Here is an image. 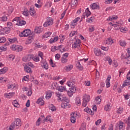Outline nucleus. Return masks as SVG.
I'll return each instance as SVG.
<instances>
[{
  "mask_svg": "<svg viewBox=\"0 0 130 130\" xmlns=\"http://www.w3.org/2000/svg\"><path fill=\"white\" fill-rule=\"evenodd\" d=\"M94 52L96 56H99V55H101V50H100V49H94Z\"/></svg>",
  "mask_w": 130,
  "mask_h": 130,
  "instance_id": "obj_18",
  "label": "nucleus"
},
{
  "mask_svg": "<svg viewBox=\"0 0 130 130\" xmlns=\"http://www.w3.org/2000/svg\"><path fill=\"white\" fill-rule=\"evenodd\" d=\"M67 84L68 86V87H71V88L74 86V82L72 81H68Z\"/></svg>",
  "mask_w": 130,
  "mask_h": 130,
  "instance_id": "obj_44",
  "label": "nucleus"
},
{
  "mask_svg": "<svg viewBox=\"0 0 130 130\" xmlns=\"http://www.w3.org/2000/svg\"><path fill=\"white\" fill-rule=\"evenodd\" d=\"M58 91H59V92H63V91H67V88H66L64 86H61L58 87Z\"/></svg>",
  "mask_w": 130,
  "mask_h": 130,
  "instance_id": "obj_27",
  "label": "nucleus"
},
{
  "mask_svg": "<svg viewBox=\"0 0 130 130\" xmlns=\"http://www.w3.org/2000/svg\"><path fill=\"white\" fill-rule=\"evenodd\" d=\"M1 21L2 22H6L8 20V17L6 16H4L0 18Z\"/></svg>",
  "mask_w": 130,
  "mask_h": 130,
  "instance_id": "obj_42",
  "label": "nucleus"
},
{
  "mask_svg": "<svg viewBox=\"0 0 130 130\" xmlns=\"http://www.w3.org/2000/svg\"><path fill=\"white\" fill-rule=\"evenodd\" d=\"M49 109L52 110V111H55V110H56V108H55V106H53V105H51L49 106Z\"/></svg>",
  "mask_w": 130,
  "mask_h": 130,
  "instance_id": "obj_45",
  "label": "nucleus"
},
{
  "mask_svg": "<svg viewBox=\"0 0 130 130\" xmlns=\"http://www.w3.org/2000/svg\"><path fill=\"white\" fill-rule=\"evenodd\" d=\"M59 39H60V41H63L64 40V36L61 35L59 36Z\"/></svg>",
  "mask_w": 130,
  "mask_h": 130,
  "instance_id": "obj_60",
  "label": "nucleus"
},
{
  "mask_svg": "<svg viewBox=\"0 0 130 130\" xmlns=\"http://www.w3.org/2000/svg\"><path fill=\"white\" fill-rule=\"evenodd\" d=\"M15 127H16V125H14L12 122L9 127V130H14L15 129Z\"/></svg>",
  "mask_w": 130,
  "mask_h": 130,
  "instance_id": "obj_41",
  "label": "nucleus"
},
{
  "mask_svg": "<svg viewBox=\"0 0 130 130\" xmlns=\"http://www.w3.org/2000/svg\"><path fill=\"white\" fill-rule=\"evenodd\" d=\"M50 35H51V32L48 31L46 32L45 35L43 36V38H48Z\"/></svg>",
  "mask_w": 130,
  "mask_h": 130,
  "instance_id": "obj_32",
  "label": "nucleus"
},
{
  "mask_svg": "<svg viewBox=\"0 0 130 130\" xmlns=\"http://www.w3.org/2000/svg\"><path fill=\"white\" fill-rule=\"evenodd\" d=\"M122 108H119V109L117 110V113H118L119 114H120L121 113H122Z\"/></svg>",
  "mask_w": 130,
  "mask_h": 130,
  "instance_id": "obj_63",
  "label": "nucleus"
},
{
  "mask_svg": "<svg viewBox=\"0 0 130 130\" xmlns=\"http://www.w3.org/2000/svg\"><path fill=\"white\" fill-rule=\"evenodd\" d=\"M50 63L51 65V67H52V68H55L56 67L55 64L53 63V61L52 60V59H50Z\"/></svg>",
  "mask_w": 130,
  "mask_h": 130,
  "instance_id": "obj_54",
  "label": "nucleus"
},
{
  "mask_svg": "<svg viewBox=\"0 0 130 130\" xmlns=\"http://www.w3.org/2000/svg\"><path fill=\"white\" fill-rule=\"evenodd\" d=\"M110 79H111V76L109 75L106 80L107 88H109V87H110Z\"/></svg>",
  "mask_w": 130,
  "mask_h": 130,
  "instance_id": "obj_9",
  "label": "nucleus"
},
{
  "mask_svg": "<svg viewBox=\"0 0 130 130\" xmlns=\"http://www.w3.org/2000/svg\"><path fill=\"white\" fill-rule=\"evenodd\" d=\"M13 123L15 125L16 128H19L22 125V121H21L20 119H15Z\"/></svg>",
  "mask_w": 130,
  "mask_h": 130,
  "instance_id": "obj_4",
  "label": "nucleus"
},
{
  "mask_svg": "<svg viewBox=\"0 0 130 130\" xmlns=\"http://www.w3.org/2000/svg\"><path fill=\"white\" fill-rule=\"evenodd\" d=\"M95 101L98 102L97 104H100V102H101V99H100V98H99V96H98L95 99Z\"/></svg>",
  "mask_w": 130,
  "mask_h": 130,
  "instance_id": "obj_61",
  "label": "nucleus"
},
{
  "mask_svg": "<svg viewBox=\"0 0 130 130\" xmlns=\"http://www.w3.org/2000/svg\"><path fill=\"white\" fill-rule=\"evenodd\" d=\"M61 61L62 63H67L68 62V58L66 57H62L61 58Z\"/></svg>",
  "mask_w": 130,
  "mask_h": 130,
  "instance_id": "obj_31",
  "label": "nucleus"
},
{
  "mask_svg": "<svg viewBox=\"0 0 130 130\" xmlns=\"http://www.w3.org/2000/svg\"><path fill=\"white\" fill-rule=\"evenodd\" d=\"M23 14L26 17H28L29 15V11L25 9V10L23 12Z\"/></svg>",
  "mask_w": 130,
  "mask_h": 130,
  "instance_id": "obj_48",
  "label": "nucleus"
},
{
  "mask_svg": "<svg viewBox=\"0 0 130 130\" xmlns=\"http://www.w3.org/2000/svg\"><path fill=\"white\" fill-rule=\"evenodd\" d=\"M42 68H44L45 70H47L48 69V64L47 62L44 63L43 65H42Z\"/></svg>",
  "mask_w": 130,
  "mask_h": 130,
  "instance_id": "obj_46",
  "label": "nucleus"
},
{
  "mask_svg": "<svg viewBox=\"0 0 130 130\" xmlns=\"http://www.w3.org/2000/svg\"><path fill=\"white\" fill-rule=\"evenodd\" d=\"M40 121H41V118H39L38 120L36 122V125L39 126L40 125Z\"/></svg>",
  "mask_w": 130,
  "mask_h": 130,
  "instance_id": "obj_58",
  "label": "nucleus"
},
{
  "mask_svg": "<svg viewBox=\"0 0 130 130\" xmlns=\"http://www.w3.org/2000/svg\"><path fill=\"white\" fill-rule=\"evenodd\" d=\"M101 49H102L103 50H104L105 51H108V47H104L103 46H101Z\"/></svg>",
  "mask_w": 130,
  "mask_h": 130,
  "instance_id": "obj_51",
  "label": "nucleus"
},
{
  "mask_svg": "<svg viewBox=\"0 0 130 130\" xmlns=\"http://www.w3.org/2000/svg\"><path fill=\"white\" fill-rule=\"evenodd\" d=\"M57 83L55 82L52 83L51 88H53V89H55V88H56V89H57Z\"/></svg>",
  "mask_w": 130,
  "mask_h": 130,
  "instance_id": "obj_49",
  "label": "nucleus"
},
{
  "mask_svg": "<svg viewBox=\"0 0 130 130\" xmlns=\"http://www.w3.org/2000/svg\"><path fill=\"white\" fill-rule=\"evenodd\" d=\"M72 69H73V65H69L65 67V70L67 72H70V71H71Z\"/></svg>",
  "mask_w": 130,
  "mask_h": 130,
  "instance_id": "obj_30",
  "label": "nucleus"
},
{
  "mask_svg": "<svg viewBox=\"0 0 130 130\" xmlns=\"http://www.w3.org/2000/svg\"><path fill=\"white\" fill-rule=\"evenodd\" d=\"M53 24V19L51 17H48L46 22L44 23V27H48Z\"/></svg>",
  "mask_w": 130,
  "mask_h": 130,
  "instance_id": "obj_2",
  "label": "nucleus"
},
{
  "mask_svg": "<svg viewBox=\"0 0 130 130\" xmlns=\"http://www.w3.org/2000/svg\"><path fill=\"white\" fill-rule=\"evenodd\" d=\"M94 26L93 25H91L89 27V32H93L94 31Z\"/></svg>",
  "mask_w": 130,
  "mask_h": 130,
  "instance_id": "obj_56",
  "label": "nucleus"
},
{
  "mask_svg": "<svg viewBox=\"0 0 130 130\" xmlns=\"http://www.w3.org/2000/svg\"><path fill=\"white\" fill-rule=\"evenodd\" d=\"M15 94V92H10L8 93H5L4 96L5 97H6V98H11V97H12V95H14Z\"/></svg>",
  "mask_w": 130,
  "mask_h": 130,
  "instance_id": "obj_21",
  "label": "nucleus"
},
{
  "mask_svg": "<svg viewBox=\"0 0 130 130\" xmlns=\"http://www.w3.org/2000/svg\"><path fill=\"white\" fill-rule=\"evenodd\" d=\"M13 105L14 106V107H19L20 106V105L19 104V103L16 101L14 100L12 102Z\"/></svg>",
  "mask_w": 130,
  "mask_h": 130,
  "instance_id": "obj_29",
  "label": "nucleus"
},
{
  "mask_svg": "<svg viewBox=\"0 0 130 130\" xmlns=\"http://www.w3.org/2000/svg\"><path fill=\"white\" fill-rule=\"evenodd\" d=\"M16 40H17V39L16 38H14L13 39H10L8 38V41H9L10 43H14Z\"/></svg>",
  "mask_w": 130,
  "mask_h": 130,
  "instance_id": "obj_47",
  "label": "nucleus"
},
{
  "mask_svg": "<svg viewBox=\"0 0 130 130\" xmlns=\"http://www.w3.org/2000/svg\"><path fill=\"white\" fill-rule=\"evenodd\" d=\"M36 103H37L38 104H40L41 106H42V105L44 104V101H43V99H42V98H40L38 100Z\"/></svg>",
  "mask_w": 130,
  "mask_h": 130,
  "instance_id": "obj_19",
  "label": "nucleus"
},
{
  "mask_svg": "<svg viewBox=\"0 0 130 130\" xmlns=\"http://www.w3.org/2000/svg\"><path fill=\"white\" fill-rule=\"evenodd\" d=\"M83 101L89 102L90 101V95L85 94L83 97Z\"/></svg>",
  "mask_w": 130,
  "mask_h": 130,
  "instance_id": "obj_16",
  "label": "nucleus"
},
{
  "mask_svg": "<svg viewBox=\"0 0 130 130\" xmlns=\"http://www.w3.org/2000/svg\"><path fill=\"white\" fill-rule=\"evenodd\" d=\"M30 59H32V54H31L26 55L22 58L23 61H28V60H30Z\"/></svg>",
  "mask_w": 130,
  "mask_h": 130,
  "instance_id": "obj_8",
  "label": "nucleus"
},
{
  "mask_svg": "<svg viewBox=\"0 0 130 130\" xmlns=\"http://www.w3.org/2000/svg\"><path fill=\"white\" fill-rule=\"evenodd\" d=\"M125 86H129L130 87V81H126V82L122 84V88H124Z\"/></svg>",
  "mask_w": 130,
  "mask_h": 130,
  "instance_id": "obj_35",
  "label": "nucleus"
},
{
  "mask_svg": "<svg viewBox=\"0 0 130 130\" xmlns=\"http://www.w3.org/2000/svg\"><path fill=\"white\" fill-rule=\"evenodd\" d=\"M113 43V41L112 40V39H108L106 41V44H108V45H111Z\"/></svg>",
  "mask_w": 130,
  "mask_h": 130,
  "instance_id": "obj_23",
  "label": "nucleus"
},
{
  "mask_svg": "<svg viewBox=\"0 0 130 130\" xmlns=\"http://www.w3.org/2000/svg\"><path fill=\"white\" fill-rule=\"evenodd\" d=\"M76 67L77 69H78V70H79V71H83L84 70L83 66L81 65V63L79 61H78L77 63L76 64Z\"/></svg>",
  "mask_w": 130,
  "mask_h": 130,
  "instance_id": "obj_15",
  "label": "nucleus"
},
{
  "mask_svg": "<svg viewBox=\"0 0 130 130\" xmlns=\"http://www.w3.org/2000/svg\"><path fill=\"white\" fill-rule=\"evenodd\" d=\"M71 121L72 123H75L76 122V117L71 116Z\"/></svg>",
  "mask_w": 130,
  "mask_h": 130,
  "instance_id": "obj_55",
  "label": "nucleus"
},
{
  "mask_svg": "<svg viewBox=\"0 0 130 130\" xmlns=\"http://www.w3.org/2000/svg\"><path fill=\"white\" fill-rule=\"evenodd\" d=\"M27 64V66H28V67H30V68H32V69L34 68H35L34 64H33V63H32V62H28Z\"/></svg>",
  "mask_w": 130,
  "mask_h": 130,
  "instance_id": "obj_62",
  "label": "nucleus"
},
{
  "mask_svg": "<svg viewBox=\"0 0 130 130\" xmlns=\"http://www.w3.org/2000/svg\"><path fill=\"white\" fill-rule=\"evenodd\" d=\"M117 16H110L107 19L108 21H113L114 20H116L117 19Z\"/></svg>",
  "mask_w": 130,
  "mask_h": 130,
  "instance_id": "obj_34",
  "label": "nucleus"
},
{
  "mask_svg": "<svg viewBox=\"0 0 130 130\" xmlns=\"http://www.w3.org/2000/svg\"><path fill=\"white\" fill-rule=\"evenodd\" d=\"M71 3H72L71 7L76 8V7H77L78 5V0H74V1L72 0Z\"/></svg>",
  "mask_w": 130,
  "mask_h": 130,
  "instance_id": "obj_26",
  "label": "nucleus"
},
{
  "mask_svg": "<svg viewBox=\"0 0 130 130\" xmlns=\"http://www.w3.org/2000/svg\"><path fill=\"white\" fill-rule=\"evenodd\" d=\"M91 15V12L89 10V8H87L85 10V13H83V15L82 16V19H85V17H89Z\"/></svg>",
  "mask_w": 130,
  "mask_h": 130,
  "instance_id": "obj_6",
  "label": "nucleus"
},
{
  "mask_svg": "<svg viewBox=\"0 0 130 130\" xmlns=\"http://www.w3.org/2000/svg\"><path fill=\"white\" fill-rule=\"evenodd\" d=\"M90 8L92 10H96V9H99V4L98 3H93L90 5Z\"/></svg>",
  "mask_w": 130,
  "mask_h": 130,
  "instance_id": "obj_12",
  "label": "nucleus"
},
{
  "mask_svg": "<svg viewBox=\"0 0 130 130\" xmlns=\"http://www.w3.org/2000/svg\"><path fill=\"white\" fill-rule=\"evenodd\" d=\"M42 31H43V28H42L41 26H39V27L36 26L35 27L34 32L37 34H40V33H41Z\"/></svg>",
  "mask_w": 130,
  "mask_h": 130,
  "instance_id": "obj_7",
  "label": "nucleus"
},
{
  "mask_svg": "<svg viewBox=\"0 0 130 130\" xmlns=\"http://www.w3.org/2000/svg\"><path fill=\"white\" fill-rule=\"evenodd\" d=\"M126 123L127 124L126 130H129L130 129V122L126 121Z\"/></svg>",
  "mask_w": 130,
  "mask_h": 130,
  "instance_id": "obj_57",
  "label": "nucleus"
},
{
  "mask_svg": "<svg viewBox=\"0 0 130 130\" xmlns=\"http://www.w3.org/2000/svg\"><path fill=\"white\" fill-rule=\"evenodd\" d=\"M6 42V38L2 37L0 38V43H5Z\"/></svg>",
  "mask_w": 130,
  "mask_h": 130,
  "instance_id": "obj_53",
  "label": "nucleus"
},
{
  "mask_svg": "<svg viewBox=\"0 0 130 130\" xmlns=\"http://www.w3.org/2000/svg\"><path fill=\"white\" fill-rule=\"evenodd\" d=\"M46 94V99H49L50 98H51L52 94L50 92H47Z\"/></svg>",
  "mask_w": 130,
  "mask_h": 130,
  "instance_id": "obj_43",
  "label": "nucleus"
},
{
  "mask_svg": "<svg viewBox=\"0 0 130 130\" xmlns=\"http://www.w3.org/2000/svg\"><path fill=\"white\" fill-rule=\"evenodd\" d=\"M126 78H127V80H128V81H130V71L127 73Z\"/></svg>",
  "mask_w": 130,
  "mask_h": 130,
  "instance_id": "obj_64",
  "label": "nucleus"
},
{
  "mask_svg": "<svg viewBox=\"0 0 130 130\" xmlns=\"http://www.w3.org/2000/svg\"><path fill=\"white\" fill-rule=\"evenodd\" d=\"M60 101H64L65 103H70V100L67 98V97H62L59 98Z\"/></svg>",
  "mask_w": 130,
  "mask_h": 130,
  "instance_id": "obj_20",
  "label": "nucleus"
},
{
  "mask_svg": "<svg viewBox=\"0 0 130 130\" xmlns=\"http://www.w3.org/2000/svg\"><path fill=\"white\" fill-rule=\"evenodd\" d=\"M111 109V106H110V105H107L105 106V110L106 111H109Z\"/></svg>",
  "mask_w": 130,
  "mask_h": 130,
  "instance_id": "obj_38",
  "label": "nucleus"
},
{
  "mask_svg": "<svg viewBox=\"0 0 130 130\" xmlns=\"http://www.w3.org/2000/svg\"><path fill=\"white\" fill-rule=\"evenodd\" d=\"M20 37H27L28 36L27 43L28 44L31 43L34 40V32L31 33L30 29H25L19 35Z\"/></svg>",
  "mask_w": 130,
  "mask_h": 130,
  "instance_id": "obj_1",
  "label": "nucleus"
},
{
  "mask_svg": "<svg viewBox=\"0 0 130 130\" xmlns=\"http://www.w3.org/2000/svg\"><path fill=\"white\" fill-rule=\"evenodd\" d=\"M61 107L62 108H70L71 105H70L69 103H62L61 104Z\"/></svg>",
  "mask_w": 130,
  "mask_h": 130,
  "instance_id": "obj_10",
  "label": "nucleus"
},
{
  "mask_svg": "<svg viewBox=\"0 0 130 130\" xmlns=\"http://www.w3.org/2000/svg\"><path fill=\"white\" fill-rule=\"evenodd\" d=\"M122 58H129L130 57V48L128 49L127 53L124 55L123 54H122Z\"/></svg>",
  "mask_w": 130,
  "mask_h": 130,
  "instance_id": "obj_14",
  "label": "nucleus"
},
{
  "mask_svg": "<svg viewBox=\"0 0 130 130\" xmlns=\"http://www.w3.org/2000/svg\"><path fill=\"white\" fill-rule=\"evenodd\" d=\"M106 60L107 61H108L109 64H111V63H112V60L111 59V58L109 56L106 57Z\"/></svg>",
  "mask_w": 130,
  "mask_h": 130,
  "instance_id": "obj_36",
  "label": "nucleus"
},
{
  "mask_svg": "<svg viewBox=\"0 0 130 130\" xmlns=\"http://www.w3.org/2000/svg\"><path fill=\"white\" fill-rule=\"evenodd\" d=\"M15 88H16V84H13L9 85L8 87V89H15Z\"/></svg>",
  "mask_w": 130,
  "mask_h": 130,
  "instance_id": "obj_50",
  "label": "nucleus"
},
{
  "mask_svg": "<svg viewBox=\"0 0 130 130\" xmlns=\"http://www.w3.org/2000/svg\"><path fill=\"white\" fill-rule=\"evenodd\" d=\"M118 126L120 130H123V127L124 126V123L123 122L120 121L118 124Z\"/></svg>",
  "mask_w": 130,
  "mask_h": 130,
  "instance_id": "obj_28",
  "label": "nucleus"
},
{
  "mask_svg": "<svg viewBox=\"0 0 130 130\" xmlns=\"http://www.w3.org/2000/svg\"><path fill=\"white\" fill-rule=\"evenodd\" d=\"M78 34V31H71V32L69 35L70 37H73L74 35H77Z\"/></svg>",
  "mask_w": 130,
  "mask_h": 130,
  "instance_id": "obj_39",
  "label": "nucleus"
},
{
  "mask_svg": "<svg viewBox=\"0 0 130 130\" xmlns=\"http://www.w3.org/2000/svg\"><path fill=\"white\" fill-rule=\"evenodd\" d=\"M9 69L7 67H4L3 69L0 70V75L6 74V72H8Z\"/></svg>",
  "mask_w": 130,
  "mask_h": 130,
  "instance_id": "obj_17",
  "label": "nucleus"
},
{
  "mask_svg": "<svg viewBox=\"0 0 130 130\" xmlns=\"http://www.w3.org/2000/svg\"><path fill=\"white\" fill-rule=\"evenodd\" d=\"M24 71L26 73H28L29 74H32V70L31 68L28 66V65H25L24 67Z\"/></svg>",
  "mask_w": 130,
  "mask_h": 130,
  "instance_id": "obj_11",
  "label": "nucleus"
},
{
  "mask_svg": "<svg viewBox=\"0 0 130 130\" xmlns=\"http://www.w3.org/2000/svg\"><path fill=\"white\" fill-rule=\"evenodd\" d=\"M31 59L35 61H39V57H31Z\"/></svg>",
  "mask_w": 130,
  "mask_h": 130,
  "instance_id": "obj_59",
  "label": "nucleus"
},
{
  "mask_svg": "<svg viewBox=\"0 0 130 130\" xmlns=\"http://www.w3.org/2000/svg\"><path fill=\"white\" fill-rule=\"evenodd\" d=\"M75 104L78 106L81 105V99L79 97L76 98Z\"/></svg>",
  "mask_w": 130,
  "mask_h": 130,
  "instance_id": "obj_22",
  "label": "nucleus"
},
{
  "mask_svg": "<svg viewBox=\"0 0 130 130\" xmlns=\"http://www.w3.org/2000/svg\"><path fill=\"white\" fill-rule=\"evenodd\" d=\"M81 45V40L77 39L74 43L72 45L73 48H79Z\"/></svg>",
  "mask_w": 130,
  "mask_h": 130,
  "instance_id": "obj_5",
  "label": "nucleus"
},
{
  "mask_svg": "<svg viewBox=\"0 0 130 130\" xmlns=\"http://www.w3.org/2000/svg\"><path fill=\"white\" fill-rule=\"evenodd\" d=\"M29 14L31 16H35V11H34V9L30 8L29 10Z\"/></svg>",
  "mask_w": 130,
  "mask_h": 130,
  "instance_id": "obj_37",
  "label": "nucleus"
},
{
  "mask_svg": "<svg viewBox=\"0 0 130 130\" xmlns=\"http://www.w3.org/2000/svg\"><path fill=\"white\" fill-rule=\"evenodd\" d=\"M11 48L12 50L17 51L18 52H19V51H22V50H23V47H22V46L13 45Z\"/></svg>",
  "mask_w": 130,
  "mask_h": 130,
  "instance_id": "obj_3",
  "label": "nucleus"
},
{
  "mask_svg": "<svg viewBox=\"0 0 130 130\" xmlns=\"http://www.w3.org/2000/svg\"><path fill=\"white\" fill-rule=\"evenodd\" d=\"M119 44L120 45V46H125V45H126V43L125 42V41H123V40H120L119 41Z\"/></svg>",
  "mask_w": 130,
  "mask_h": 130,
  "instance_id": "obj_33",
  "label": "nucleus"
},
{
  "mask_svg": "<svg viewBox=\"0 0 130 130\" xmlns=\"http://www.w3.org/2000/svg\"><path fill=\"white\" fill-rule=\"evenodd\" d=\"M113 26H114V30H119L120 29L121 26L120 25V24H114L113 25Z\"/></svg>",
  "mask_w": 130,
  "mask_h": 130,
  "instance_id": "obj_24",
  "label": "nucleus"
},
{
  "mask_svg": "<svg viewBox=\"0 0 130 130\" xmlns=\"http://www.w3.org/2000/svg\"><path fill=\"white\" fill-rule=\"evenodd\" d=\"M84 111L85 112H87V113H89V114L94 115V112H93L92 110L88 107H87L86 109H84Z\"/></svg>",
  "mask_w": 130,
  "mask_h": 130,
  "instance_id": "obj_13",
  "label": "nucleus"
},
{
  "mask_svg": "<svg viewBox=\"0 0 130 130\" xmlns=\"http://www.w3.org/2000/svg\"><path fill=\"white\" fill-rule=\"evenodd\" d=\"M76 88L75 86H72L70 88V91L72 93H75L76 92Z\"/></svg>",
  "mask_w": 130,
  "mask_h": 130,
  "instance_id": "obj_40",
  "label": "nucleus"
},
{
  "mask_svg": "<svg viewBox=\"0 0 130 130\" xmlns=\"http://www.w3.org/2000/svg\"><path fill=\"white\" fill-rule=\"evenodd\" d=\"M25 24H26V21L19 20V21L16 23V25H17V26H23V25H25Z\"/></svg>",
  "mask_w": 130,
  "mask_h": 130,
  "instance_id": "obj_25",
  "label": "nucleus"
},
{
  "mask_svg": "<svg viewBox=\"0 0 130 130\" xmlns=\"http://www.w3.org/2000/svg\"><path fill=\"white\" fill-rule=\"evenodd\" d=\"M79 130H86V124L82 123L81 127L79 129Z\"/></svg>",
  "mask_w": 130,
  "mask_h": 130,
  "instance_id": "obj_52",
  "label": "nucleus"
}]
</instances>
